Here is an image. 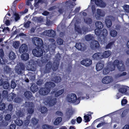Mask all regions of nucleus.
<instances>
[{"label": "nucleus", "instance_id": "nucleus-1", "mask_svg": "<svg viewBox=\"0 0 129 129\" xmlns=\"http://www.w3.org/2000/svg\"><path fill=\"white\" fill-rule=\"evenodd\" d=\"M32 41L33 44L37 48L33 50V55L37 57H41L42 56L43 53V51L41 48L43 45V41L38 37H34L32 39Z\"/></svg>", "mask_w": 129, "mask_h": 129}, {"label": "nucleus", "instance_id": "nucleus-2", "mask_svg": "<svg viewBox=\"0 0 129 129\" xmlns=\"http://www.w3.org/2000/svg\"><path fill=\"white\" fill-rule=\"evenodd\" d=\"M45 85V87L41 88L39 90V93L42 95H47L50 92L51 89L56 86L54 83L50 81L46 82Z\"/></svg>", "mask_w": 129, "mask_h": 129}, {"label": "nucleus", "instance_id": "nucleus-3", "mask_svg": "<svg viewBox=\"0 0 129 129\" xmlns=\"http://www.w3.org/2000/svg\"><path fill=\"white\" fill-rule=\"evenodd\" d=\"M67 99L69 103L78 104L80 102V100L79 98H77L76 95L74 93L68 95L67 97Z\"/></svg>", "mask_w": 129, "mask_h": 129}, {"label": "nucleus", "instance_id": "nucleus-4", "mask_svg": "<svg viewBox=\"0 0 129 129\" xmlns=\"http://www.w3.org/2000/svg\"><path fill=\"white\" fill-rule=\"evenodd\" d=\"M56 98H54L52 95L48 96L45 99V104L50 106H53L56 104Z\"/></svg>", "mask_w": 129, "mask_h": 129}, {"label": "nucleus", "instance_id": "nucleus-5", "mask_svg": "<svg viewBox=\"0 0 129 129\" xmlns=\"http://www.w3.org/2000/svg\"><path fill=\"white\" fill-rule=\"evenodd\" d=\"M76 0H73L74 3L71 2L70 1H66L65 2V6L64 7H65L66 9L67 10H70L71 12H72L73 9L72 8H73L76 5L75 2Z\"/></svg>", "mask_w": 129, "mask_h": 129}, {"label": "nucleus", "instance_id": "nucleus-6", "mask_svg": "<svg viewBox=\"0 0 129 129\" xmlns=\"http://www.w3.org/2000/svg\"><path fill=\"white\" fill-rule=\"evenodd\" d=\"M25 66L23 63H21L19 65L16 66L15 71L16 73L18 75H21L23 74L24 71Z\"/></svg>", "mask_w": 129, "mask_h": 129}, {"label": "nucleus", "instance_id": "nucleus-7", "mask_svg": "<svg viewBox=\"0 0 129 129\" xmlns=\"http://www.w3.org/2000/svg\"><path fill=\"white\" fill-rule=\"evenodd\" d=\"M115 69V67L113 64H109L108 67L105 68L103 70V74L104 75L108 74L110 71H113Z\"/></svg>", "mask_w": 129, "mask_h": 129}, {"label": "nucleus", "instance_id": "nucleus-8", "mask_svg": "<svg viewBox=\"0 0 129 129\" xmlns=\"http://www.w3.org/2000/svg\"><path fill=\"white\" fill-rule=\"evenodd\" d=\"M105 15V13L101 9H97L96 13L95 14V17L97 19H100L102 17H104Z\"/></svg>", "mask_w": 129, "mask_h": 129}, {"label": "nucleus", "instance_id": "nucleus-9", "mask_svg": "<svg viewBox=\"0 0 129 129\" xmlns=\"http://www.w3.org/2000/svg\"><path fill=\"white\" fill-rule=\"evenodd\" d=\"M92 61L90 59H83L81 61V64L87 67L90 66L92 63Z\"/></svg>", "mask_w": 129, "mask_h": 129}, {"label": "nucleus", "instance_id": "nucleus-10", "mask_svg": "<svg viewBox=\"0 0 129 129\" xmlns=\"http://www.w3.org/2000/svg\"><path fill=\"white\" fill-rule=\"evenodd\" d=\"M90 46L91 48L93 49H97L99 48L100 44L98 41L94 40L91 42Z\"/></svg>", "mask_w": 129, "mask_h": 129}, {"label": "nucleus", "instance_id": "nucleus-11", "mask_svg": "<svg viewBox=\"0 0 129 129\" xmlns=\"http://www.w3.org/2000/svg\"><path fill=\"white\" fill-rule=\"evenodd\" d=\"M119 91L122 93L129 94V87L127 86L122 87L119 88Z\"/></svg>", "mask_w": 129, "mask_h": 129}, {"label": "nucleus", "instance_id": "nucleus-12", "mask_svg": "<svg viewBox=\"0 0 129 129\" xmlns=\"http://www.w3.org/2000/svg\"><path fill=\"white\" fill-rule=\"evenodd\" d=\"M28 47L25 44H22L19 49V52L21 54L26 52L28 50Z\"/></svg>", "mask_w": 129, "mask_h": 129}, {"label": "nucleus", "instance_id": "nucleus-13", "mask_svg": "<svg viewBox=\"0 0 129 129\" xmlns=\"http://www.w3.org/2000/svg\"><path fill=\"white\" fill-rule=\"evenodd\" d=\"M44 33L46 34V35L51 37H54L56 34L55 31L52 30H46L44 31Z\"/></svg>", "mask_w": 129, "mask_h": 129}, {"label": "nucleus", "instance_id": "nucleus-14", "mask_svg": "<svg viewBox=\"0 0 129 129\" xmlns=\"http://www.w3.org/2000/svg\"><path fill=\"white\" fill-rule=\"evenodd\" d=\"M73 114V111L70 109H68L66 112V119L67 120H69Z\"/></svg>", "mask_w": 129, "mask_h": 129}, {"label": "nucleus", "instance_id": "nucleus-15", "mask_svg": "<svg viewBox=\"0 0 129 129\" xmlns=\"http://www.w3.org/2000/svg\"><path fill=\"white\" fill-rule=\"evenodd\" d=\"M95 3L96 5L101 7H104L106 6L105 3L102 0H95Z\"/></svg>", "mask_w": 129, "mask_h": 129}, {"label": "nucleus", "instance_id": "nucleus-16", "mask_svg": "<svg viewBox=\"0 0 129 129\" xmlns=\"http://www.w3.org/2000/svg\"><path fill=\"white\" fill-rule=\"evenodd\" d=\"M112 80V78L111 77L108 76H106L103 79L102 82L103 83L108 84L111 82Z\"/></svg>", "mask_w": 129, "mask_h": 129}, {"label": "nucleus", "instance_id": "nucleus-17", "mask_svg": "<svg viewBox=\"0 0 129 129\" xmlns=\"http://www.w3.org/2000/svg\"><path fill=\"white\" fill-rule=\"evenodd\" d=\"M4 55V52L2 49H0V64H4L5 63V61L3 59Z\"/></svg>", "mask_w": 129, "mask_h": 129}, {"label": "nucleus", "instance_id": "nucleus-18", "mask_svg": "<svg viewBox=\"0 0 129 129\" xmlns=\"http://www.w3.org/2000/svg\"><path fill=\"white\" fill-rule=\"evenodd\" d=\"M102 54L101 52L96 53L92 56V57L94 59L99 60L102 59Z\"/></svg>", "mask_w": 129, "mask_h": 129}, {"label": "nucleus", "instance_id": "nucleus-19", "mask_svg": "<svg viewBox=\"0 0 129 129\" xmlns=\"http://www.w3.org/2000/svg\"><path fill=\"white\" fill-rule=\"evenodd\" d=\"M104 64L99 62L96 65V69L97 71H99L102 70L104 67Z\"/></svg>", "mask_w": 129, "mask_h": 129}, {"label": "nucleus", "instance_id": "nucleus-20", "mask_svg": "<svg viewBox=\"0 0 129 129\" xmlns=\"http://www.w3.org/2000/svg\"><path fill=\"white\" fill-rule=\"evenodd\" d=\"M111 54V52L110 50H108L104 51L102 55L103 58H107L110 56Z\"/></svg>", "mask_w": 129, "mask_h": 129}, {"label": "nucleus", "instance_id": "nucleus-21", "mask_svg": "<svg viewBox=\"0 0 129 129\" xmlns=\"http://www.w3.org/2000/svg\"><path fill=\"white\" fill-rule=\"evenodd\" d=\"M52 67V63L51 62L49 61L47 62L45 68V70L47 72L50 71Z\"/></svg>", "mask_w": 129, "mask_h": 129}, {"label": "nucleus", "instance_id": "nucleus-22", "mask_svg": "<svg viewBox=\"0 0 129 129\" xmlns=\"http://www.w3.org/2000/svg\"><path fill=\"white\" fill-rule=\"evenodd\" d=\"M64 92V89H61L60 90L58 91H57V92H55V91H53V93H55L54 94L55 96L56 97H57L62 94Z\"/></svg>", "mask_w": 129, "mask_h": 129}, {"label": "nucleus", "instance_id": "nucleus-23", "mask_svg": "<svg viewBox=\"0 0 129 129\" xmlns=\"http://www.w3.org/2000/svg\"><path fill=\"white\" fill-rule=\"evenodd\" d=\"M108 35L107 30L105 29H104L101 31V36L103 37V39L104 40L105 39Z\"/></svg>", "mask_w": 129, "mask_h": 129}, {"label": "nucleus", "instance_id": "nucleus-24", "mask_svg": "<svg viewBox=\"0 0 129 129\" xmlns=\"http://www.w3.org/2000/svg\"><path fill=\"white\" fill-rule=\"evenodd\" d=\"M25 97L27 99H29L32 96V93L30 91L25 92L24 94Z\"/></svg>", "mask_w": 129, "mask_h": 129}, {"label": "nucleus", "instance_id": "nucleus-25", "mask_svg": "<svg viewBox=\"0 0 129 129\" xmlns=\"http://www.w3.org/2000/svg\"><path fill=\"white\" fill-rule=\"evenodd\" d=\"M35 74V73H33L30 72H28V75L29 77V78L30 80L33 81L35 80L36 78V76Z\"/></svg>", "mask_w": 129, "mask_h": 129}, {"label": "nucleus", "instance_id": "nucleus-26", "mask_svg": "<svg viewBox=\"0 0 129 129\" xmlns=\"http://www.w3.org/2000/svg\"><path fill=\"white\" fill-rule=\"evenodd\" d=\"M21 55V58L22 60H28L29 58V55L28 53H24Z\"/></svg>", "mask_w": 129, "mask_h": 129}, {"label": "nucleus", "instance_id": "nucleus-27", "mask_svg": "<svg viewBox=\"0 0 129 129\" xmlns=\"http://www.w3.org/2000/svg\"><path fill=\"white\" fill-rule=\"evenodd\" d=\"M9 59L11 60H13L16 58L15 53L12 51L10 52L9 54Z\"/></svg>", "mask_w": 129, "mask_h": 129}, {"label": "nucleus", "instance_id": "nucleus-28", "mask_svg": "<svg viewBox=\"0 0 129 129\" xmlns=\"http://www.w3.org/2000/svg\"><path fill=\"white\" fill-rule=\"evenodd\" d=\"M117 68L119 71L120 72H123L125 70V66L123 63H121L120 65L118 66Z\"/></svg>", "mask_w": 129, "mask_h": 129}, {"label": "nucleus", "instance_id": "nucleus-29", "mask_svg": "<svg viewBox=\"0 0 129 129\" xmlns=\"http://www.w3.org/2000/svg\"><path fill=\"white\" fill-rule=\"evenodd\" d=\"M76 48L79 50L83 51L84 50V47H83L81 43H76Z\"/></svg>", "mask_w": 129, "mask_h": 129}, {"label": "nucleus", "instance_id": "nucleus-30", "mask_svg": "<svg viewBox=\"0 0 129 129\" xmlns=\"http://www.w3.org/2000/svg\"><path fill=\"white\" fill-rule=\"evenodd\" d=\"M16 96V94H12V95H8L7 98V101L9 102L13 101Z\"/></svg>", "mask_w": 129, "mask_h": 129}, {"label": "nucleus", "instance_id": "nucleus-31", "mask_svg": "<svg viewBox=\"0 0 129 129\" xmlns=\"http://www.w3.org/2000/svg\"><path fill=\"white\" fill-rule=\"evenodd\" d=\"M84 22L88 25H89L91 24L92 22V19L90 18H86L84 19Z\"/></svg>", "mask_w": 129, "mask_h": 129}, {"label": "nucleus", "instance_id": "nucleus-32", "mask_svg": "<svg viewBox=\"0 0 129 129\" xmlns=\"http://www.w3.org/2000/svg\"><path fill=\"white\" fill-rule=\"evenodd\" d=\"M39 111L41 113L44 114L47 112V108L44 106H42L39 109Z\"/></svg>", "mask_w": 129, "mask_h": 129}, {"label": "nucleus", "instance_id": "nucleus-33", "mask_svg": "<svg viewBox=\"0 0 129 129\" xmlns=\"http://www.w3.org/2000/svg\"><path fill=\"white\" fill-rule=\"evenodd\" d=\"M105 22L107 26L108 27H111L112 25L111 20L109 18H106L105 20Z\"/></svg>", "mask_w": 129, "mask_h": 129}, {"label": "nucleus", "instance_id": "nucleus-34", "mask_svg": "<svg viewBox=\"0 0 129 129\" xmlns=\"http://www.w3.org/2000/svg\"><path fill=\"white\" fill-rule=\"evenodd\" d=\"M19 118L15 120L14 122L17 125L21 126L22 125L23 122L21 120H20Z\"/></svg>", "mask_w": 129, "mask_h": 129}, {"label": "nucleus", "instance_id": "nucleus-35", "mask_svg": "<svg viewBox=\"0 0 129 129\" xmlns=\"http://www.w3.org/2000/svg\"><path fill=\"white\" fill-rule=\"evenodd\" d=\"M95 25L96 28L102 29L103 27V23L100 21L96 22L95 23Z\"/></svg>", "mask_w": 129, "mask_h": 129}, {"label": "nucleus", "instance_id": "nucleus-36", "mask_svg": "<svg viewBox=\"0 0 129 129\" xmlns=\"http://www.w3.org/2000/svg\"><path fill=\"white\" fill-rule=\"evenodd\" d=\"M31 91L33 92H35L37 91L38 90V87L37 86L35 85H32L30 87Z\"/></svg>", "mask_w": 129, "mask_h": 129}, {"label": "nucleus", "instance_id": "nucleus-37", "mask_svg": "<svg viewBox=\"0 0 129 129\" xmlns=\"http://www.w3.org/2000/svg\"><path fill=\"white\" fill-rule=\"evenodd\" d=\"M114 44V41H112L111 42L107 44L105 47L106 49H111L112 47Z\"/></svg>", "mask_w": 129, "mask_h": 129}, {"label": "nucleus", "instance_id": "nucleus-38", "mask_svg": "<svg viewBox=\"0 0 129 129\" xmlns=\"http://www.w3.org/2000/svg\"><path fill=\"white\" fill-rule=\"evenodd\" d=\"M52 81L55 83H59L61 81V79L59 76H55L53 78Z\"/></svg>", "mask_w": 129, "mask_h": 129}, {"label": "nucleus", "instance_id": "nucleus-39", "mask_svg": "<svg viewBox=\"0 0 129 129\" xmlns=\"http://www.w3.org/2000/svg\"><path fill=\"white\" fill-rule=\"evenodd\" d=\"M2 86L4 89H7L9 88L10 86V84L8 82L4 81L3 83Z\"/></svg>", "mask_w": 129, "mask_h": 129}, {"label": "nucleus", "instance_id": "nucleus-40", "mask_svg": "<svg viewBox=\"0 0 129 129\" xmlns=\"http://www.w3.org/2000/svg\"><path fill=\"white\" fill-rule=\"evenodd\" d=\"M62 120V118L61 117L57 118L54 122V125H58L61 122Z\"/></svg>", "mask_w": 129, "mask_h": 129}, {"label": "nucleus", "instance_id": "nucleus-41", "mask_svg": "<svg viewBox=\"0 0 129 129\" xmlns=\"http://www.w3.org/2000/svg\"><path fill=\"white\" fill-rule=\"evenodd\" d=\"M16 115L18 118H19L20 117H22L24 116V113L20 110H18L16 112Z\"/></svg>", "mask_w": 129, "mask_h": 129}, {"label": "nucleus", "instance_id": "nucleus-42", "mask_svg": "<svg viewBox=\"0 0 129 129\" xmlns=\"http://www.w3.org/2000/svg\"><path fill=\"white\" fill-rule=\"evenodd\" d=\"M93 36L90 34H88L85 36V40L87 41H89L92 40Z\"/></svg>", "mask_w": 129, "mask_h": 129}, {"label": "nucleus", "instance_id": "nucleus-43", "mask_svg": "<svg viewBox=\"0 0 129 129\" xmlns=\"http://www.w3.org/2000/svg\"><path fill=\"white\" fill-rule=\"evenodd\" d=\"M110 34L111 36L113 37H115L117 36V33L116 30L114 29H112L110 31Z\"/></svg>", "mask_w": 129, "mask_h": 129}, {"label": "nucleus", "instance_id": "nucleus-44", "mask_svg": "<svg viewBox=\"0 0 129 129\" xmlns=\"http://www.w3.org/2000/svg\"><path fill=\"white\" fill-rule=\"evenodd\" d=\"M8 124V122L6 120H3L1 122H0V126H6Z\"/></svg>", "mask_w": 129, "mask_h": 129}, {"label": "nucleus", "instance_id": "nucleus-45", "mask_svg": "<svg viewBox=\"0 0 129 129\" xmlns=\"http://www.w3.org/2000/svg\"><path fill=\"white\" fill-rule=\"evenodd\" d=\"M28 70L29 71H31L33 72L35 71L36 69V67L34 66V65L33 66L32 65H29L28 67Z\"/></svg>", "mask_w": 129, "mask_h": 129}, {"label": "nucleus", "instance_id": "nucleus-46", "mask_svg": "<svg viewBox=\"0 0 129 129\" xmlns=\"http://www.w3.org/2000/svg\"><path fill=\"white\" fill-rule=\"evenodd\" d=\"M38 120L36 118L33 117L31 120V122L34 125H36L38 123Z\"/></svg>", "mask_w": 129, "mask_h": 129}, {"label": "nucleus", "instance_id": "nucleus-47", "mask_svg": "<svg viewBox=\"0 0 129 129\" xmlns=\"http://www.w3.org/2000/svg\"><path fill=\"white\" fill-rule=\"evenodd\" d=\"M8 95V91L7 90H3V91L2 96L3 99H6Z\"/></svg>", "mask_w": 129, "mask_h": 129}, {"label": "nucleus", "instance_id": "nucleus-48", "mask_svg": "<svg viewBox=\"0 0 129 129\" xmlns=\"http://www.w3.org/2000/svg\"><path fill=\"white\" fill-rule=\"evenodd\" d=\"M101 29L96 28L95 30V35L98 36L101 35Z\"/></svg>", "mask_w": 129, "mask_h": 129}, {"label": "nucleus", "instance_id": "nucleus-49", "mask_svg": "<svg viewBox=\"0 0 129 129\" xmlns=\"http://www.w3.org/2000/svg\"><path fill=\"white\" fill-rule=\"evenodd\" d=\"M127 74L126 72H123L122 74L118 73L115 75V77L116 78H119L120 77L126 75Z\"/></svg>", "mask_w": 129, "mask_h": 129}, {"label": "nucleus", "instance_id": "nucleus-50", "mask_svg": "<svg viewBox=\"0 0 129 129\" xmlns=\"http://www.w3.org/2000/svg\"><path fill=\"white\" fill-rule=\"evenodd\" d=\"M59 64V62L56 63L54 61L53 63V69H54V70H56L58 68Z\"/></svg>", "mask_w": 129, "mask_h": 129}, {"label": "nucleus", "instance_id": "nucleus-51", "mask_svg": "<svg viewBox=\"0 0 129 129\" xmlns=\"http://www.w3.org/2000/svg\"><path fill=\"white\" fill-rule=\"evenodd\" d=\"M82 32L83 34H85L88 32V28L85 27H83L81 28Z\"/></svg>", "mask_w": 129, "mask_h": 129}, {"label": "nucleus", "instance_id": "nucleus-52", "mask_svg": "<svg viewBox=\"0 0 129 129\" xmlns=\"http://www.w3.org/2000/svg\"><path fill=\"white\" fill-rule=\"evenodd\" d=\"M121 63H120L119 61L118 60H115L114 61V62L112 64H113L115 67V66H116L118 67V66H119L120 65Z\"/></svg>", "mask_w": 129, "mask_h": 129}, {"label": "nucleus", "instance_id": "nucleus-53", "mask_svg": "<svg viewBox=\"0 0 129 129\" xmlns=\"http://www.w3.org/2000/svg\"><path fill=\"white\" fill-rule=\"evenodd\" d=\"M57 44L59 45H62L63 43V40L59 38H57Z\"/></svg>", "mask_w": 129, "mask_h": 129}, {"label": "nucleus", "instance_id": "nucleus-54", "mask_svg": "<svg viewBox=\"0 0 129 129\" xmlns=\"http://www.w3.org/2000/svg\"><path fill=\"white\" fill-rule=\"evenodd\" d=\"M90 115H89L88 114L86 115H85L84 116V120H85V122H88L90 121L89 116H90Z\"/></svg>", "mask_w": 129, "mask_h": 129}, {"label": "nucleus", "instance_id": "nucleus-55", "mask_svg": "<svg viewBox=\"0 0 129 129\" xmlns=\"http://www.w3.org/2000/svg\"><path fill=\"white\" fill-rule=\"evenodd\" d=\"M15 20L16 21H17L20 18L19 14L16 13H15L14 14Z\"/></svg>", "mask_w": 129, "mask_h": 129}, {"label": "nucleus", "instance_id": "nucleus-56", "mask_svg": "<svg viewBox=\"0 0 129 129\" xmlns=\"http://www.w3.org/2000/svg\"><path fill=\"white\" fill-rule=\"evenodd\" d=\"M30 21H27L26 22L24 23V26L26 28H28L30 26V24L31 23Z\"/></svg>", "mask_w": 129, "mask_h": 129}, {"label": "nucleus", "instance_id": "nucleus-57", "mask_svg": "<svg viewBox=\"0 0 129 129\" xmlns=\"http://www.w3.org/2000/svg\"><path fill=\"white\" fill-rule=\"evenodd\" d=\"M75 29L78 33L80 34H82L81 28H80L79 27L75 26Z\"/></svg>", "mask_w": 129, "mask_h": 129}, {"label": "nucleus", "instance_id": "nucleus-58", "mask_svg": "<svg viewBox=\"0 0 129 129\" xmlns=\"http://www.w3.org/2000/svg\"><path fill=\"white\" fill-rule=\"evenodd\" d=\"M16 84L14 81L12 80L11 83V87L12 88H14L16 87Z\"/></svg>", "mask_w": 129, "mask_h": 129}, {"label": "nucleus", "instance_id": "nucleus-59", "mask_svg": "<svg viewBox=\"0 0 129 129\" xmlns=\"http://www.w3.org/2000/svg\"><path fill=\"white\" fill-rule=\"evenodd\" d=\"M42 127L44 129H51V126L48 124H44L42 126Z\"/></svg>", "mask_w": 129, "mask_h": 129}, {"label": "nucleus", "instance_id": "nucleus-60", "mask_svg": "<svg viewBox=\"0 0 129 129\" xmlns=\"http://www.w3.org/2000/svg\"><path fill=\"white\" fill-rule=\"evenodd\" d=\"M14 102L16 103H19L21 101V99L20 98L16 97L14 99Z\"/></svg>", "mask_w": 129, "mask_h": 129}, {"label": "nucleus", "instance_id": "nucleus-61", "mask_svg": "<svg viewBox=\"0 0 129 129\" xmlns=\"http://www.w3.org/2000/svg\"><path fill=\"white\" fill-rule=\"evenodd\" d=\"M124 9L125 11L127 13H129V5H126L124 6Z\"/></svg>", "mask_w": 129, "mask_h": 129}, {"label": "nucleus", "instance_id": "nucleus-62", "mask_svg": "<svg viewBox=\"0 0 129 129\" xmlns=\"http://www.w3.org/2000/svg\"><path fill=\"white\" fill-rule=\"evenodd\" d=\"M11 118V115L9 114H7L5 117V119L6 121L9 120Z\"/></svg>", "mask_w": 129, "mask_h": 129}, {"label": "nucleus", "instance_id": "nucleus-63", "mask_svg": "<svg viewBox=\"0 0 129 129\" xmlns=\"http://www.w3.org/2000/svg\"><path fill=\"white\" fill-rule=\"evenodd\" d=\"M127 111L126 110H124L123 111L122 113L121 116L122 118H123L127 114Z\"/></svg>", "mask_w": 129, "mask_h": 129}, {"label": "nucleus", "instance_id": "nucleus-64", "mask_svg": "<svg viewBox=\"0 0 129 129\" xmlns=\"http://www.w3.org/2000/svg\"><path fill=\"white\" fill-rule=\"evenodd\" d=\"M6 105L4 103H3L0 104V110H2L5 109Z\"/></svg>", "mask_w": 129, "mask_h": 129}]
</instances>
